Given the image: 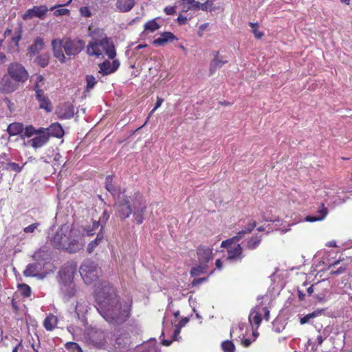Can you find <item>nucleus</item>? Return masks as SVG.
<instances>
[{"instance_id":"obj_1","label":"nucleus","mask_w":352,"mask_h":352,"mask_svg":"<svg viewBox=\"0 0 352 352\" xmlns=\"http://www.w3.org/2000/svg\"><path fill=\"white\" fill-rule=\"evenodd\" d=\"M109 215L104 212L102 218L100 217L98 221L93 222V228L91 230H81L77 228H71L69 225H63L56 231L52 241L55 248L59 250H63L69 253H75L82 250L85 245V233L87 236H91L94 231L100 226L103 228Z\"/></svg>"},{"instance_id":"obj_2","label":"nucleus","mask_w":352,"mask_h":352,"mask_svg":"<svg viewBox=\"0 0 352 352\" xmlns=\"http://www.w3.org/2000/svg\"><path fill=\"white\" fill-rule=\"evenodd\" d=\"M89 36L91 40L87 45L86 52L89 56L100 58L107 55L113 59L116 56L115 46L110 38H108L102 29L89 28Z\"/></svg>"},{"instance_id":"obj_3","label":"nucleus","mask_w":352,"mask_h":352,"mask_svg":"<svg viewBox=\"0 0 352 352\" xmlns=\"http://www.w3.org/2000/svg\"><path fill=\"white\" fill-rule=\"evenodd\" d=\"M52 45L54 56L61 63H65L67 58L64 52L69 58L74 57L85 48V43L79 38H67L63 40L54 39Z\"/></svg>"},{"instance_id":"obj_4","label":"nucleus","mask_w":352,"mask_h":352,"mask_svg":"<svg viewBox=\"0 0 352 352\" xmlns=\"http://www.w3.org/2000/svg\"><path fill=\"white\" fill-rule=\"evenodd\" d=\"M256 227V221L250 220L245 228L239 231L234 237L222 241L221 246L227 250V261L231 262L241 261L244 255L243 249L238 242L244 237L245 234L250 233Z\"/></svg>"},{"instance_id":"obj_5","label":"nucleus","mask_w":352,"mask_h":352,"mask_svg":"<svg viewBox=\"0 0 352 352\" xmlns=\"http://www.w3.org/2000/svg\"><path fill=\"white\" fill-rule=\"evenodd\" d=\"M76 267L72 264L64 265L58 273L60 292L65 300H68L76 293V289L73 282Z\"/></svg>"},{"instance_id":"obj_6","label":"nucleus","mask_w":352,"mask_h":352,"mask_svg":"<svg viewBox=\"0 0 352 352\" xmlns=\"http://www.w3.org/2000/svg\"><path fill=\"white\" fill-rule=\"evenodd\" d=\"M101 288L97 289L94 294L95 300L98 306L104 308L106 307H121L119 305V298L115 289L107 283L100 284Z\"/></svg>"},{"instance_id":"obj_7","label":"nucleus","mask_w":352,"mask_h":352,"mask_svg":"<svg viewBox=\"0 0 352 352\" xmlns=\"http://www.w3.org/2000/svg\"><path fill=\"white\" fill-rule=\"evenodd\" d=\"M198 263L192 267L190 274L192 276H198L205 274L212 264L214 254L212 249L202 246L197 252Z\"/></svg>"},{"instance_id":"obj_8","label":"nucleus","mask_w":352,"mask_h":352,"mask_svg":"<svg viewBox=\"0 0 352 352\" xmlns=\"http://www.w3.org/2000/svg\"><path fill=\"white\" fill-rule=\"evenodd\" d=\"M307 283H304L298 289V298L301 300L304 299L305 296H308L309 297H313L314 299L318 301H322L328 296L329 292L325 280L318 282L309 287H307Z\"/></svg>"},{"instance_id":"obj_9","label":"nucleus","mask_w":352,"mask_h":352,"mask_svg":"<svg viewBox=\"0 0 352 352\" xmlns=\"http://www.w3.org/2000/svg\"><path fill=\"white\" fill-rule=\"evenodd\" d=\"M45 132L46 131L43 127L37 129L32 125L25 126L24 136L28 138L34 136L29 140L26 144L32 146L35 149L41 148L49 141V135Z\"/></svg>"},{"instance_id":"obj_10","label":"nucleus","mask_w":352,"mask_h":352,"mask_svg":"<svg viewBox=\"0 0 352 352\" xmlns=\"http://www.w3.org/2000/svg\"><path fill=\"white\" fill-rule=\"evenodd\" d=\"M116 214L122 219L129 217L132 212L133 197H128L124 192H119L115 197Z\"/></svg>"},{"instance_id":"obj_11","label":"nucleus","mask_w":352,"mask_h":352,"mask_svg":"<svg viewBox=\"0 0 352 352\" xmlns=\"http://www.w3.org/2000/svg\"><path fill=\"white\" fill-rule=\"evenodd\" d=\"M80 273L87 285L96 281L101 273L100 269L91 260H86L80 267Z\"/></svg>"},{"instance_id":"obj_12","label":"nucleus","mask_w":352,"mask_h":352,"mask_svg":"<svg viewBox=\"0 0 352 352\" xmlns=\"http://www.w3.org/2000/svg\"><path fill=\"white\" fill-rule=\"evenodd\" d=\"M130 309H97L99 314L109 323L122 324L129 316Z\"/></svg>"},{"instance_id":"obj_13","label":"nucleus","mask_w":352,"mask_h":352,"mask_svg":"<svg viewBox=\"0 0 352 352\" xmlns=\"http://www.w3.org/2000/svg\"><path fill=\"white\" fill-rule=\"evenodd\" d=\"M133 208V217L139 224L142 223L148 216L146 201L140 193H135L132 200Z\"/></svg>"},{"instance_id":"obj_14","label":"nucleus","mask_w":352,"mask_h":352,"mask_svg":"<svg viewBox=\"0 0 352 352\" xmlns=\"http://www.w3.org/2000/svg\"><path fill=\"white\" fill-rule=\"evenodd\" d=\"M248 319L252 329H258L263 320L269 321L270 310L252 309L249 315Z\"/></svg>"},{"instance_id":"obj_15","label":"nucleus","mask_w":352,"mask_h":352,"mask_svg":"<svg viewBox=\"0 0 352 352\" xmlns=\"http://www.w3.org/2000/svg\"><path fill=\"white\" fill-rule=\"evenodd\" d=\"M340 190H342V192H346L344 188H340L338 189L331 188L329 192H324L327 196L324 201L329 207L335 208L346 201L348 197L341 198L338 195Z\"/></svg>"},{"instance_id":"obj_16","label":"nucleus","mask_w":352,"mask_h":352,"mask_svg":"<svg viewBox=\"0 0 352 352\" xmlns=\"http://www.w3.org/2000/svg\"><path fill=\"white\" fill-rule=\"evenodd\" d=\"M8 74L16 82H24L29 77L28 73L25 67L17 63H12L8 67Z\"/></svg>"},{"instance_id":"obj_17","label":"nucleus","mask_w":352,"mask_h":352,"mask_svg":"<svg viewBox=\"0 0 352 352\" xmlns=\"http://www.w3.org/2000/svg\"><path fill=\"white\" fill-rule=\"evenodd\" d=\"M45 266L42 263L36 262L29 264L23 273L25 276L37 277L39 279H43L48 274L49 271L45 270Z\"/></svg>"},{"instance_id":"obj_18","label":"nucleus","mask_w":352,"mask_h":352,"mask_svg":"<svg viewBox=\"0 0 352 352\" xmlns=\"http://www.w3.org/2000/svg\"><path fill=\"white\" fill-rule=\"evenodd\" d=\"M48 11V8L45 5L38 6H34L32 8L28 9L23 15L22 18L23 20H30L34 17L40 19H43Z\"/></svg>"},{"instance_id":"obj_19","label":"nucleus","mask_w":352,"mask_h":352,"mask_svg":"<svg viewBox=\"0 0 352 352\" xmlns=\"http://www.w3.org/2000/svg\"><path fill=\"white\" fill-rule=\"evenodd\" d=\"M189 318L188 317L183 318L177 324L175 325L173 332L171 336V339H163L161 341L162 345L168 346L173 341L179 340L182 338L179 336L181 329L186 325L188 322Z\"/></svg>"},{"instance_id":"obj_20","label":"nucleus","mask_w":352,"mask_h":352,"mask_svg":"<svg viewBox=\"0 0 352 352\" xmlns=\"http://www.w3.org/2000/svg\"><path fill=\"white\" fill-rule=\"evenodd\" d=\"M32 258L35 261L42 263L43 266L48 265L52 258V254L50 248L47 246L41 247L34 252Z\"/></svg>"},{"instance_id":"obj_21","label":"nucleus","mask_w":352,"mask_h":352,"mask_svg":"<svg viewBox=\"0 0 352 352\" xmlns=\"http://www.w3.org/2000/svg\"><path fill=\"white\" fill-rule=\"evenodd\" d=\"M208 1L201 3L195 0H182L181 1L183 12H188L191 10L206 11L208 10Z\"/></svg>"},{"instance_id":"obj_22","label":"nucleus","mask_w":352,"mask_h":352,"mask_svg":"<svg viewBox=\"0 0 352 352\" xmlns=\"http://www.w3.org/2000/svg\"><path fill=\"white\" fill-rule=\"evenodd\" d=\"M120 63L118 60H113L112 62L105 60L99 65V72L102 75H109L115 72L119 67Z\"/></svg>"},{"instance_id":"obj_23","label":"nucleus","mask_w":352,"mask_h":352,"mask_svg":"<svg viewBox=\"0 0 352 352\" xmlns=\"http://www.w3.org/2000/svg\"><path fill=\"white\" fill-rule=\"evenodd\" d=\"M45 129L46 131L45 133L49 135V138L50 136H54L60 138L64 135V131L62 126L58 122L52 124L49 127L45 128Z\"/></svg>"},{"instance_id":"obj_24","label":"nucleus","mask_w":352,"mask_h":352,"mask_svg":"<svg viewBox=\"0 0 352 352\" xmlns=\"http://www.w3.org/2000/svg\"><path fill=\"white\" fill-rule=\"evenodd\" d=\"M177 39L176 36L173 33L165 32L162 33L160 37L153 41V44L156 46H163L168 42H172Z\"/></svg>"},{"instance_id":"obj_25","label":"nucleus","mask_w":352,"mask_h":352,"mask_svg":"<svg viewBox=\"0 0 352 352\" xmlns=\"http://www.w3.org/2000/svg\"><path fill=\"white\" fill-rule=\"evenodd\" d=\"M56 113L62 119H69L74 116V109L73 106L66 104L63 107L58 108Z\"/></svg>"},{"instance_id":"obj_26","label":"nucleus","mask_w":352,"mask_h":352,"mask_svg":"<svg viewBox=\"0 0 352 352\" xmlns=\"http://www.w3.org/2000/svg\"><path fill=\"white\" fill-rule=\"evenodd\" d=\"M7 131L10 135H16L21 134V136L23 138H25L24 136L25 128L23 127V125L21 123L14 122L10 124L8 126Z\"/></svg>"},{"instance_id":"obj_27","label":"nucleus","mask_w":352,"mask_h":352,"mask_svg":"<svg viewBox=\"0 0 352 352\" xmlns=\"http://www.w3.org/2000/svg\"><path fill=\"white\" fill-rule=\"evenodd\" d=\"M135 5L134 0H117L116 8L122 12L130 11Z\"/></svg>"},{"instance_id":"obj_28","label":"nucleus","mask_w":352,"mask_h":352,"mask_svg":"<svg viewBox=\"0 0 352 352\" xmlns=\"http://www.w3.org/2000/svg\"><path fill=\"white\" fill-rule=\"evenodd\" d=\"M328 213L327 208L324 207V204H322L321 208L318 211L317 215L315 216H307L305 221L308 222H314L318 221H322L324 219Z\"/></svg>"},{"instance_id":"obj_29","label":"nucleus","mask_w":352,"mask_h":352,"mask_svg":"<svg viewBox=\"0 0 352 352\" xmlns=\"http://www.w3.org/2000/svg\"><path fill=\"white\" fill-rule=\"evenodd\" d=\"M57 317L53 314H49L43 322V326L47 331H52L57 325Z\"/></svg>"},{"instance_id":"obj_30","label":"nucleus","mask_w":352,"mask_h":352,"mask_svg":"<svg viewBox=\"0 0 352 352\" xmlns=\"http://www.w3.org/2000/svg\"><path fill=\"white\" fill-rule=\"evenodd\" d=\"M37 100L40 102V108L45 109L47 111H51L50 102L43 93L37 91L36 94Z\"/></svg>"},{"instance_id":"obj_31","label":"nucleus","mask_w":352,"mask_h":352,"mask_svg":"<svg viewBox=\"0 0 352 352\" xmlns=\"http://www.w3.org/2000/svg\"><path fill=\"white\" fill-rule=\"evenodd\" d=\"M44 43L41 38H36L34 43L29 47L30 55L34 56L43 48Z\"/></svg>"},{"instance_id":"obj_32","label":"nucleus","mask_w":352,"mask_h":352,"mask_svg":"<svg viewBox=\"0 0 352 352\" xmlns=\"http://www.w3.org/2000/svg\"><path fill=\"white\" fill-rule=\"evenodd\" d=\"M261 242V236L258 235L253 236L246 240L245 247L249 250H254L258 246Z\"/></svg>"},{"instance_id":"obj_33","label":"nucleus","mask_w":352,"mask_h":352,"mask_svg":"<svg viewBox=\"0 0 352 352\" xmlns=\"http://www.w3.org/2000/svg\"><path fill=\"white\" fill-rule=\"evenodd\" d=\"M322 310L323 309H318L315 311H313L312 313H309V314H307L306 316H305L303 317H300V323L301 324H305L309 323L311 321V320L315 318L317 316H320Z\"/></svg>"},{"instance_id":"obj_34","label":"nucleus","mask_w":352,"mask_h":352,"mask_svg":"<svg viewBox=\"0 0 352 352\" xmlns=\"http://www.w3.org/2000/svg\"><path fill=\"white\" fill-rule=\"evenodd\" d=\"M112 182H113V177L111 175H108L107 177H106V179H105V188L106 189L110 192L112 195L116 197V196L118 195V194L120 192H118L115 188L114 186H113L112 184Z\"/></svg>"},{"instance_id":"obj_35","label":"nucleus","mask_w":352,"mask_h":352,"mask_svg":"<svg viewBox=\"0 0 352 352\" xmlns=\"http://www.w3.org/2000/svg\"><path fill=\"white\" fill-rule=\"evenodd\" d=\"M3 164L4 165V168L9 171L19 173L23 168V166H20L19 164L15 162H7L6 163L3 162Z\"/></svg>"},{"instance_id":"obj_36","label":"nucleus","mask_w":352,"mask_h":352,"mask_svg":"<svg viewBox=\"0 0 352 352\" xmlns=\"http://www.w3.org/2000/svg\"><path fill=\"white\" fill-rule=\"evenodd\" d=\"M160 25L157 23L155 19L148 21L144 24V31L148 32H153L157 30Z\"/></svg>"},{"instance_id":"obj_37","label":"nucleus","mask_w":352,"mask_h":352,"mask_svg":"<svg viewBox=\"0 0 352 352\" xmlns=\"http://www.w3.org/2000/svg\"><path fill=\"white\" fill-rule=\"evenodd\" d=\"M34 80L36 81V84L34 85V91L36 94H37V91H40L41 93H43V87L44 86V78L41 75H36L34 76Z\"/></svg>"},{"instance_id":"obj_38","label":"nucleus","mask_w":352,"mask_h":352,"mask_svg":"<svg viewBox=\"0 0 352 352\" xmlns=\"http://www.w3.org/2000/svg\"><path fill=\"white\" fill-rule=\"evenodd\" d=\"M227 61H223L219 58V52H217L215 56L210 64V73L212 74L217 67H221Z\"/></svg>"},{"instance_id":"obj_39","label":"nucleus","mask_w":352,"mask_h":352,"mask_svg":"<svg viewBox=\"0 0 352 352\" xmlns=\"http://www.w3.org/2000/svg\"><path fill=\"white\" fill-rule=\"evenodd\" d=\"M102 239H103L102 234H98L97 235L96 239L94 241H93L89 243V245L87 246V252L89 253L93 252L95 248L99 244V243L102 241Z\"/></svg>"},{"instance_id":"obj_40","label":"nucleus","mask_w":352,"mask_h":352,"mask_svg":"<svg viewBox=\"0 0 352 352\" xmlns=\"http://www.w3.org/2000/svg\"><path fill=\"white\" fill-rule=\"evenodd\" d=\"M21 39L20 35L17 34L12 37L11 41L9 44V50L11 52H15L18 50L19 42Z\"/></svg>"},{"instance_id":"obj_41","label":"nucleus","mask_w":352,"mask_h":352,"mask_svg":"<svg viewBox=\"0 0 352 352\" xmlns=\"http://www.w3.org/2000/svg\"><path fill=\"white\" fill-rule=\"evenodd\" d=\"M221 348L224 352H234L235 346L232 341H223L221 344Z\"/></svg>"},{"instance_id":"obj_42","label":"nucleus","mask_w":352,"mask_h":352,"mask_svg":"<svg viewBox=\"0 0 352 352\" xmlns=\"http://www.w3.org/2000/svg\"><path fill=\"white\" fill-rule=\"evenodd\" d=\"M86 82H87V91H89L93 89L95 85L96 84V80L94 76L91 75H88L86 76Z\"/></svg>"},{"instance_id":"obj_43","label":"nucleus","mask_w":352,"mask_h":352,"mask_svg":"<svg viewBox=\"0 0 352 352\" xmlns=\"http://www.w3.org/2000/svg\"><path fill=\"white\" fill-rule=\"evenodd\" d=\"M65 347L67 349L71 350L73 351L75 350H77L78 352H83L80 346L76 342H68L65 344Z\"/></svg>"},{"instance_id":"obj_44","label":"nucleus","mask_w":352,"mask_h":352,"mask_svg":"<svg viewBox=\"0 0 352 352\" xmlns=\"http://www.w3.org/2000/svg\"><path fill=\"white\" fill-rule=\"evenodd\" d=\"M49 56L47 54H44L43 56H38L36 58V62L41 67H44L48 64Z\"/></svg>"},{"instance_id":"obj_45","label":"nucleus","mask_w":352,"mask_h":352,"mask_svg":"<svg viewBox=\"0 0 352 352\" xmlns=\"http://www.w3.org/2000/svg\"><path fill=\"white\" fill-rule=\"evenodd\" d=\"M250 25L252 28L254 36L257 38H261L263 36V33L258 30V24L250 23Z\"/></svg>"},{"instance_id":"obj_46","label":"nucleus","mask_w":352,"mask_h":352,"mask_svg":"<svg viewBox=\"0 0 352 352\" xmlns=\"http://www.w3.org/2000/svg\"><path fill=\"white\" fill-rule=\"evenodd\" d=\"M38 226H39L38 223H35L31 224V225L25 227L23 229V231L25 233H33L35 231V230L38 228Z\"/></svg>"},{"instance_id":"obj_47","label":"nucleus","mask_w":352,"mask_h":352,"mask_svg":"<svg viewBox=\"0 0 352 352\" xmlns=\"http://www.w3.org/2000/svg\"><path fill=\"white\" fill-rule=\"evenodd\" d=\"M69 13V10L66 8H59L54 12V14L56 16L67 15Z\"/></svg>"},{"instance_id":"obj_48","label":"nucleus","mask_w":352,"mask_h":352,"mask_svg":"<svg viewBox=\"0 0 352 352\" xmlns=\"http://www.w3.org/2000/svg\"><path fill=\"white\" fill-rule=\"evenodd\" d=\"M80 12L82 16L85 17H90L91 16V11L89 8L87 6H84L80 8Z\"/></svg>"},{"instance_id":"obj_49","label":"nucleus","mask_w":352,"mask_h":352,"mask_svg":"<svg viewBox=\"0 0 352 352\" xmlns=\"http://www.w3.org/2000/svg\"><path fill=\"white\" fill-rule=\"evenodd\" d=\"M20 287H21V291L22 294H23V296H29L30 295L31 290H30V287L28 285L23 284V285H21L20 286Z\"/></svg>"},{"instance_id":"obj_50","label":"nucleus","mask_w":352,"mask_h":352,"mask_svg":"<svg viewBox=\"0 0 352 352\" xmlns=\"http://www.w3.org/2000/svg\"><path fill=\"white\" fill-rule=\"evenodd\" d=\"M163 101H164V100L162 98H157L155 106L152 109V111L150 112V113H149V115L148 116V119H149L150 117L152 116V114L162 105Z\"/></svg>"},{"instance_id":"obj_51","label":"nucleus","mask_w":352,"mask_h":352,"mask_svg":"<svg viewBox=\"0 0 352 352\" xmlns=\"http://www.w3.org/2000/svg\"><path fill=\"white\" fill-rule=\"evenodd\" d=\"M164 12L167 15H173L176 12V7L175 6H167L164 8Z\"/></svg>"},{"instance_id":"obj_52","label":"nucleus","mask_w":352,"mask_h":352,"mask_svg":"<svg viewBox=\"0 0 352 352\" xmlns=\"http://www.w3.org/2000/svg\"><path fill=\"white\" fill-rule=\"evenodd\" d=\"M340 262V260H338V261H335L333 263L329 264L327 267H323L320 268V270H317V271L320 272V271H323V270H331V268L333 266L338 265Z\"/></svg>"},{"instance_id":"obj_53","label":"nucleus","mask_w":352,"mask_h":352,"mask_svg":"<svg viewBox=\"0 0 352 352\" xmlns=\"http://www.w3.org/2000/svg\"><path fill=\"white\" fill-rule=\"evenodd\" d=\"M177 21L180 25H184L187 22V18L182 14H179L177 19Z\"/></svg>"},{"instance_id":"obj_54","label":"nucleus","mask_w":352,"mask_h":352,"mask_svg":"<svg viewBox=\"0 0 352 352\" xmlns=\"http://www.w3.org/2000/svg\"><path fill=\"white\" fill-rule=\"evenodd\" d=\"M183 294H181L180 291L179 289H175V294H173V297L175 300L176 299H179L180 298L181 296H182Z\"/></svg>"},{"instance_id":"obj_55","label":"nucleus","mask_w":352,"mask_h":352,"mask_svg":"<svg viewBox=\"0 0 352 352\" xmlns=\"http://www.w3.org/2000/svg\"><path fill=\"white\" fill-rule=\"evenodd\" d=\"M241 343L245 347H248L251 344L252 341L248 338H245V339H242Z\"/></svg>"},{"instance_id":"obj_56","label":"nucleus","mask_w":352,"mask_h":352,"mask_svg":"<svg viewBox=\"0 0 352 352\" xmlns=\"http://www.w3.org/2000/svg\"><path fill=\"white\" fill-rule=\"evenodd\" d=\"M206 278L194 279L193 281H192V285H196L200 284L202 282L206 281Z\"/></svg>"},{"instance_id":"obj_57","label":"nucleus","mask_w":352,"mask_h":352,"mask_svg":"<svg viewBox=\"0 0 352 352\" xmlns=\"http://www.w3.org/2000/svg\"><path fill=\"white\" fill-rule=\"evenodd\" d=\"M345 267H340L337 271H331L332 274H340L345 271Z\"/></svg>"},{"instance_id":"obj_58","label":"nucleus","mask_w":352,"mask_h":352,"mask_svg":"<svg viewBox=\"0 0 352 352\" xmlns=\"http://www.w3.org/2000/svg\"><path fill=\"white\" fill-rule=\"evenodd\" d=\"M72 0H68V1H67V3H63V4H61V5H58V6H53V7H52V8H50V10H54L56 8L62 7V6H68V5H69V4L71 3V2H72Z\"/></svg>"},{"instance_id":"obj_59","label":"nucleus","mask_w":352,"mask_h":352,"mask_svg":"<svg viewBox=\"0 0 352 352\" xmlns=\"http://www.w3.org/2000/svg\"><path fill=\"white\" fill-rule=\"evenodd\" d=\"M215 266L218 270H221L222 268V262L220 259H217L215 262Z\"/></svg>"},{"instance_id":"obj_60","label":"nucleus","mask_w":352,"mask_h":352,"mask_svg":"<svg viewBox=\"0 0 352 352\" xmlns=\"http://www.w3.org/2000/svg\"><path fill=\"white\" fill-rule=\"evenodd\" d=\"M316 340L318 345H321L324 341V339L321 335L318 336Z\"/></svg>"},{"instance_id":"obj_61","label":"nucleus","mask_w":352,"mask_h":352,"mask_svg":"<svg viewBox=\"0 0 352 352\" xmlns=\"http://www.w3.org/2000/svg\"><path fill=\"white\" fill-rule=\"evenodd\" d=\"M326 245L328 247H336L337 246L336 242L335 241H329L328 243H327Z\"/></svg>"},{"instance_id":"obj_62","label":"nucleus","mask_w":352,"mask_h":352,"mask_svg":"<svg viewBox=\"0 0 352 352\" xmlns=\"http://www.w3.org/2000/svg\"><path fill=\"white\" fill-rule=\"evenodd\" d=\"M142 352H158L155 347H150L148 349L144 350Z\"/></svg>"},{"instance_id":"obj_63","label":"nucleus","mask_w":352,"mask_h":352,"mask_svg":"<svg viewBox=\"0 0 352 352\" xmlns=\"http://www.w3.org/2000/svg\"><path fill=\"white\" fill-rule=\"evenodd\" d=\"M342 3L349 5L351 0H340Z\"/></svg>"},{"instance_id":"obj_64","label":"nucleus","mask_w":352,"mask_h":352,"mask_svg":"<svg viewBox=\"0 0 352 352\" xmlns=\"http://www.w3.org/2000/svg\"><path fill=\"white\" fill-rule=\"evenodd\" d=\"M258 231H264V230H265V228H263V227H261H261H259V228H258Z\"/></svg>"}]
</instances>
